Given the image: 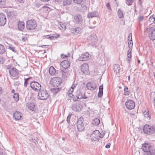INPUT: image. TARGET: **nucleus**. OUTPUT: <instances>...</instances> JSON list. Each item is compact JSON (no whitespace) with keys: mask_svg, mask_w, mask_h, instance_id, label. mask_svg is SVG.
Instances as JSON below:
<instances>
[{"mask_svg":"<svg viewBox=\"0 0 155 155\" xmlns=\"http://www.w3.org/2000/svg\"><path fill=\"white\" fill-rule=\"evenodd\" d=\"M142 150L144 152L143 155H155V149H152V147L148 143L143 144Z\"/></svg>","mask_w":155,"mask_h":155,"instance_id":"f257e3e1","label":"nucleus"},{"mask_svg":"<svg viewBox=\"0 0 155 155\" xmlns=\"http://www.w3.org/2000/svg\"><path fill=\"white\" fill-rule=\"evenodd\" d=\"M143 131L148 135L153 134L155 133V125H152L146 124L143 127Z\"/></svg>","mask_w":155,"mask_h":155,"instance_id":"f03ea898","label":"nucleus"},{"mask_svg":"<svg viewBox=\"0 0 155 155\" xmlns=\"http://www.w3.org/2000/svg\"><path fill=\"white\" fill-rule=\"evenodd\" d=\"M36 21L34 19L28 20L26 22V26L28 30H33L35 29L37 26Z\"/></svg>","mask_w":155,"mask_h":155,"instance_id":"7ed1b4c3","label":"nucleus"},{"mask_svg":"<svg viewBox=\"0 0 155 155\" xmlns=\"http://www.w3.org/2000/svg\"><path fill=\"white\" fill-rule=\"evenodd\" d=\"M50 95L45 90H41L38 94V99L42 100H46L48 99Z\"/></svg>","mask_w":155,"mask_h":155,"instance_id":"20e7f679","label":"nucleus"},{"mask_svg":"<svg viewBox=\"0 0 155 155\" xmlns=\"http://www.w3.org/2000/svg\"><path fill=\"white\" fill-rule=\"evenodd\" d=\"M73 98L74 101H78L82 98L86 99L87 97L85 95H83L80 90H78L76 93V94L72 97H70Z\"/></svg>","mask_w":155,"mask_h":155,"instance_id":"39448f33","label":"nucleus"},{"mask_svg":"<svg viewBox=\"0 0 155 155\" xmlns=\"http://www.w3.org/2000/svg\"><path fill=\"white\" fill-rule=\"evenodd\" d=\"M83 122L84 119L82 117H81L77 121V129L79 132H81L84 129L85 127Z\"/></svg>","mask_w":155,"mask_h":155,"instance_id":"423d86ee","label":"nucleus"},{"mask_svg":"<svg viewBox=\"0 0 155 155\" xmlns=\"http://www.w3.org/2000/svg\"><path fill=\"white\" fill-rule=\"evenodd\" d=\"M92 140L94 141L98 140L99 138H102L104 137V134H101L99 131L95 130L91 134Z\"/></svg>","mask_w":155,"mask_h":155,"instance_id":"0eeeda50","label":"nucleus"},{"mask_svg":"<svg viewBox=\"0 0 155 155\" xmlns=\"http://www.w3.org/2000/svg\"><path fill=\"white\" fill-rule=\"evenodd\" d=\"M87 39L88 41L90 42V44L91 45L94 46H96L98 39L95 34H93L90 35Z\"/></svg>","mask_w":155,"mask_h":155,"instance_id":"6e6552de","label":"nucleus"},{"mask_svg":"<svg viewBox=\"0 0 155 155\" xmlns=\"http://www.w3.org/2000/svg\"><path fill=\"white\" fill-rule=\"evenodd\" d=\"M62 79L59 77H55L52 79L51 83L52 85L54 87H58L61 84Z\"/></svg>","mask_w":155,"mask_h":155,"instance_id":"1a4fd4ad","label":"nucleus"},{"mask_svg":"<svg viewBox=\"0 0 155 155\" xmlns=\"http://www.w3.org/2000/svg\"><path fill=\"white\" fill-rule=\"evenodd\" d=\"M150 39L152 40L155 39V28L151 27L147 28V30Z\"/></svg>","mask_w":155,"mask_h":155,"instance_id":"9d476101","label":"nucleus"},{"mask_svg":"<svg viewBox=\"0 0 155 155\" xmlns=\"http://www.w3.org/2000/svg\"><path fill=\"white\" fill-rule=\"evenodd\" d=\"M31 87L35 91H39L41 89V86L38 83L33 81L31 83Z\"/></svg>","mask_w":155,"mask_h":155,"instance_id":"9b49d317","label":"nucleus"},{"mask_svg":"<svg viewBox=\"0 0 155 155\" xmlns=\"http://www.w3.org/2000/svg\"><path fill=\"white\" fill-rule=\"evenodd\" d=\"M74 21L77 24L81 25L83 22V19L82 16L79 14H77L74 15Z\"/></svg>","mask_w":155,"mask_h":155,"instance_id":"f8f14e48","label":"nucleus"},{"mask_svg":"<svg viewBox=\"0 0 155 155\" xmlns=\"http://www.w3.org/2000/svg\"><path fill=\"white\" fill-rule=\"evenodd\" d=\"M71 108L75 111L80 112L83 108V106L81 104L76 103L72 104Z\"/></svg>","mask_w":155,"mask_h":155,"instance_id":"ddd939ff","label":"nucleus"},{"mask_svg":"<svg viewBox=\"0 0 155 155\" xmlns=\"http://www.w3.org/2000/svg\"><path fill=\"white\" fill-rule=\"evenodd\" d=\"M125 105L127 108L129 110L132 109L135 107V104L134 101L130 100H128L126 101Z\"/></svg>","mask_w":155,"mask_h":155,"instance_id":"4468645a","label":"nucleus"},{"mask_svg":"<svg viewBox=\"0 0 155 155\" xmlns=\"http://www.w3.org/2000/svg\"><path fill=\"white\" fill-rule=\"evenodd\" d=\"M90 59L89 54L87 52H85L82 54L78 58L79 61H84L88 60Z\"/></svg>","mask_w":155,"mask_h":155,"instance_id":"2eb2a0df","label":"nucleus"},{"mask_svg":"<svg viewBox=\"0 0 155 155\" xmlns=\"http://www.w3.org/2000/svg\"><path fill=\"white\" fill-rule=\"evenodd\" d=\"M10 75L12 77H15L18 75L19 71L16 68L12 67V69L9 71Z\"/></svg>","mask_w":155,"mask_h":155,"instance_id":"dca6fc26","label":"nucleus"},{"mask_svg":"<svg viewBox=\"0 0 155 155\" xmlns=\"http://www.w3.org/2000/svg\"><path fill=\"white\" fill-rule=\"evenodd\" d=\"M6 18L5 15L0 13V26L4 25L6 23Z\"/></svg>","mask_w":155,"mask_h":155,"instance_id":"f3484780","label":"nucleus"},{"mask_svg":"<svg viewBox=\"0 0 155 155\" xmlns=\"http://www.w3.org/2000/svg\"><path fill=\"white\" fill-rule=\"evenodd\" d=\"M61 66L63 68V69H67L69 67L70 65V61L68 60H64L62 61L61 63Z\"/></svg>","mask_w":155,"mask_h":155,"instance_id":"a211bd4d","label":"nucleus"},{"mask_svg":"<svg viewBox=\"0 0 155 155\" xmlns=\"http://www.w3.org/2000/svg\"><path fill=\"white\" fill-rule=\"evenodd\" d=\"M88 69V65L87 64L84 63L81 66V71L84 74H87Z\"/></svg>","mask_w":155,"mask_h":155,"instance_id":"6ab92c4d","label":"nucleus"},{"mask_svg":"<svg viewBox=\"0 0 155 155\" xmlns=\"http://www.w3.org/2000/svg\"><path fill=\"white\" fill-rule=\"evenodd\" d=\"M87 87L88 89L94 90L96 88V85L94 83L89 82L87 84Z\"/></svg>","mask_w":155,"mask_h":155,"instance_id":"aec40b11","label":"nucleus"},{"mask_svg":"<svg viewBox=\"0 0 155 155\" xmlns=\"http://www.w3.org/2000/svg\"><path fill=\"white\" fill-rule=\"evenodd\" d=\"M63 77L64 78L68 77L70 75V71L68 69H63L61 70Z\"/></svg>","mask_w":155,"mask_h":155,"instance_id":"412c9836","label":"nucleus"},{"mask_svg":"<svg viewBox=\"0 0 155 155\" xmlns=\"http://www.w3.org/2000/svg\"><path fill=\"white\" fill-rule=\"evenodd\" d=\"M77 84H74L72 85L71 87L68 90V94L69 97H72L73 96L72 93L73 92L74 88L76 87Z\"/></svg>","mask_w":155,"mask_h":155,"instance_id":"4be33fe9","label":"nucleus"},{"mask_svg":"<svg viewBox=\"0 0 155 155\" xmlns=\"http://www.w3.org/2000/svg\"><path fill=\"white\" fill-rule=\"evenodd\" d=\"M22 117L21 113L19 112L16 111L14 113L13 117L16 120H19Z\"/></svg>","mask_w":155,"mask_h":155,"instance_id":"5701e85b","label":"nucleus"},{"mask_svg":"<svg viewBox=\"0 0 155 155\" xmlns=\"http://www.w3.org/2000/svg\"><path fill=\"white\" fill-rule=\"evenodd\" d=\"M7 15L8 17L11 18H15L17 15V13L16 12L11 11L8 12Z\"/></svg>","mask_w":155,"mask_h":155,"instance_id":"b1692460","label":"nucleus"},{"mask_svg":"<svg viewBox=\"0 0 155 155\" xmlns=\"http://www.w3.org/2000/svg\"><path fill=\"white\" fill-rule=\"evenodd\" d=\"M18 29L23 31L25 28V23L23 22L19 21L18 22Z\"/></svg>","mask_w":155,"mask_h":155,"instance_id":"393cba45","label":"nucleus"},{"mask_svg":"<svg viewBox=\"0 0 155 155\" xmlns=\"http://www.w3.org/2000/svg\"><path fill=\"white\" fill-rule=\"evenodd\" d=\"M98 13L96 11H94L92 12H90L87 15V17L88 18L90 17L93 18L94 17H97L98 16Z\"/></svg>","mask_w":155,"mask_h":155,"instance_id":"a878e982","label":"nucleus"},{"mask_svg":"<svg viewBox=\"0 0 155 155\" xmlns=\"http://www.w3.org/2000/svg\"><path fill=\"white\" fill-rule=\"evenodd\" d=\"M114 70L116 73H118L120 70V67L119 65L115 64L114 66Z\"/></svg>","mask_w":155,"mask_h":155,"instance_id":"bb28decb","label":"nucleus"},{"mask_svg":"<svg viewBox=\"0 0 155 155\" xmlns=\"http://www.w3.org/2000/svg\"><path fill=\"white\" fill-rule=\"evenodd\" d=\"M56 72V70L53 67L51 66L50 67L49 72L51 75H54L55 74Z\"/></svg>","mask_w":155,"mask_h":155,"instance_id":"cd10ccee","label":"nucleus"},{"mask_svg":"<svg viewBox=\"0 0 155 155\" xmlns=\"http://www.w3.org/2000/svg\"><path fill=\"white\" fill-rule=\"evenodd\" d=\"M61 88L59 87L54 88H52L51 89V92L53 93L54 95H56L57 94L60 90Z\"/></svg>","mask_w":155,"mask_h":155,"instance_id":"c85d7f7f","label":"nucleus"},{"mask_svg":"<svg viewBox=\"0 0 155 155\" xmlns=\"http://www.w3.org/2000/svg\"><path fill=\"white\" fill-rule=\"evenodd\" d=\"M28 108L30 110L33 111L34 109L35 105L33 103L28 102L27 103Z\"/></svg>","mask_w":155,"mask_h":155,"instance_id":"c756f323","label":"nucleus"},{"mask_svg":"<svg viewBox=\"0 0 155 155\" xmlns=\"http://www.w3.org/2000/svg\"><path fill=\"white\" fill-rule=\"evenodd\" d=\"M143 114L145 117L147 118V120H149L151 117V116L149 114V112L148 110H147V111L146 110L143 112Z\"/></svg>","mask_w":155,"mask_h":155,"instance_id":"7c9ffc66","label":"nucleus"},{"mask_svg":"<svg viewBox=\"0 0 155 155\" xmlns=\"http://www.w3.org/2000/svg\"><path fill=\"white\" fill-rule=\"evenodd\" d=\"M117 14L119 18H122L124 17V15L122 11L120 9H119L118 10L117 12Z\"/></svg>","mask_w":155,"mask_h":155,"instance_id":"2f4dec72","label":"nucleus"},{"mask_svg":"<svg viewBox=\"0 0 155 155\" xmlns=\"http://www.w3.org/2000/svg\"><path fill=\"white\" fill-rule=\"evenodd\" d=\"M5 51L4 46L0 44V54H2Z\"/></svg>","mask_w":155,"mask_h":155,"instance_id":"473e14b6","label":"nucleus"},{"mask_svg":"<svg viewBox=\"0 0 155 155\" xmlns=\"http://www.w3.org/2000/svg\"><path fill=\"white\" fill-rule=\"evenodd\" d=\"M72 0H64L63 2V5H70L71 4Z\"/></svg>","mask_w":155,"mask_h":155,"instance_id":"72a5a7b5","label":"nucleus"},{"mask_svg":"<svg viewBox=\"0 0 155 155\" xmlns=\"http://www.w3.org/2000/svg\"><path fill=\"white\" fill-rule=\"evenodd\" d=\"M13 98L15 101L18 102L19 99L18 93H14L13 96Z\"/></svg>","mask_w":155,"mask_h":155,"instance_id":"f704fd0d","label":"nucleus"},{"mask_svg":"<svg viewBox=\"0 0 155 155\" xmlns=\"http://www.w3.org/2000/svg\"><path fill=\"white\" fill-rule=\"evenodd\" d=\"M5 0H0V8H3L5 7Z\"/></svg>","mask_w":155,"mask_h":155,"instance_id":"c9c22d12","label":"nucleus"},{"mask_svg":"<svg viewBox=\"0 0 155 155\" xmlns=\"http://www.w3.org/2000/svg\"><path fill=\"white\" fill-rule=\"evenodd\" d=\"M74 31L75 33L77 34H80L82 32L81 29L78 27H76L74 28Z\"/></svg>","mask_w":155,"mask_h":155,"instance_id":"e433bc0d","label":"nucleus"},{"mask_svg":"<svg viewBox=\"0 0 155 155\" xmlns=\"http://www.w3.org/2000/svg\"><path fill=\"white\" fill-rule=\"evenodd\" d=\"M60 36L59 35H54L51 36L50 35V39L51 40L55 39L57 37H59Z\"/></svg>","mask_w":155,"mask_h":155,"instance_id":"4c0bfd02","label":"nucleus"},{"mask_svg":"<svg viewBox=\"0 0 155 155\" xmlns=\"http://www.w3.org/2000/svg\"><path fill=\"white\" fill-rule=\"evenodd\" d=\"M134 2V0H126V3L128 5H131Z\"/></svg>","mask_w":155,"mask_h":155,"instance_id":"58836bf2","label":"nucleus"},{"mask_svg":"<svg viewBox=\"0 0 155 155\" xmlns=\"http://www.w3.org/2000/svg\"><path fill=\"white\" fill-rule=\"evenodd\" d=\"M94 121L95 123V124L96 125H98L100 123V120L99 119L97 118H96L94 119Z\"/></svg>","mask_w":155,"mask_h":155,"instance_id":"ea45409f","label":"nucleus"},{"mask_svg":"<svg viewBox=\"0 0 155 155\" xmlns=\"http://www.w3.org/2000/svg\"><path fill=\"white\" fill-rule=\"evenodd\" d=\"M128 44L129 48L130 49H131V48L133 46L132 41H128Z\"/></svg>","mask_w":155,"mask_h":155,"instance_id":"a19ab883","label":"nucleus"},{"mask_svg":"<svg viewBox=\"0 0 155 155\" xmlns=\"http://www.w3.org/2000/svg\"><path fill=\"white\" fill-rule=\"evenodd\" d=\"M144 19V17L143 15H139L138 17V20L139 22L142 21Z\"/></svg>","mask_w":155,"mask_h":155,"instance_id":"79ce46f5","label":"nucleus"},{"mask_svg":"<svg viewBox=\"0 0 155 155\" xmlns=\"http://www.w3.org/2000/svg\"><path fill=\"white\" fill-rule=\"evenodd\" d=\"M132 49H129L127 51V57H131V52Z\"/></svg>","mask_w":155,"mask_h":155,"instance_id":"37998d69","label":"nucleus"},{"mask_svg":"<svg viewBox=\"0 0 155 155\" xmlns=\"http://www.w3.org/2000/svg\"><path fill=\"white\" fill-rule=\"evenodd\" d=\"M74 3L77 4H80L83 2V0H73Z\"/></svg>","mask_w":155,"mask_h":155,"instance_id":"c03bdc74","label":"nucleus"},{"mask_svg":"<svg viewBox=\"0 0 155 155\" xmlns=\"http://www.w3.org/2000/svg\"><path fill=\"white\" fill-rule=\"evenodd\" d=\"M149 20L150 22L155 23V18L153 16H150V17Z\"/></svg>","mask_w":155,"mask_h":155,"instance_id":"a18cd8bd","label":"nucleus"},{"mask_svg":"<svg viewBox=\"0 0 155 155\" xmlns=\"http://www.w3.org/2000/svg\"><path fill=\"white\" fill-rule=\"evenodd\" d=\"M8 48L9 49L12 50L13 52L15 53L16 52V51L15 50V47H12V46H10L8 47Z\"/></svg>","mask_w":155,"mask_h":155,"instance_id":"49530a36","label":"nucleus"},{"mask_svg":"<svg viewBox=\"0 0 155 155\" xmlns=\"http://www.w3.org/2000/svg\"><path fill=\"white\" fill-rule=\"evenodd\" d=\"M28 79H29V78L25 79V82H24V85L26 87H27V85L28 84Z\"/></svg>","mask_w":155,"mask_h":155,"instance_id":"de8ad7c7","label":"nucleus"},{"mask_svg":"<svg viewBox=\"0 0 155 155\" xmlns=\"http://www.w3.org/2000/svg\"><path fill=\"white\" fill-rule=\"evenodd\" d=\"M103 91H99V92L98 94V96L99 97H101L103 95Z\"/></svg>","mask_w":155,"mask_h":155,"instance_id":"09e8293b","label":"nucleus"},{"mask_svg":"<svg viewBox=\"0 0 155 155\" xmlns=\"http://www.w3.org/2000/svg\"><path fill=\"white\" fill-rule=\"evenodd\" d=\"M132 33H130L129 34V35H128V41H132Z\"/></svg>","mask_w":155,"mask_h":155,"instance_id":"8fccbe9b","label":"nucleus"},{"mask_svg":"<svg viewBox=\"0 0 155 155\" xmlns=\"http://www.w3.org/2000/svg\"><path fill=\"white\" fill-rule=\"evenodd\" d=\"M60 28L61 29H66V26L64 24H62L61 25H60Z\"/></svg>","mask_w":155,"mask_h":155,"instance_id":"3c124183","label":"nucleus"},{"mask_svg":"<svg viewBox=\"0 0 155 155\" xmlns=\"http://www.w3.org/2000/svg\"><path fill=\"white\" fill-rule=\"evenodd\" d=\"M71 118V116L70 115H69L67 117V120L68 124H69V123L70 122Z\"/></svg>","mask_w":155,"mask_h":155,"instance_id":"603ef678","label":"nucleus"},{"mask_svg":"<svg viewBox=\"0 0 155 155\" xmlns=\"http://www.w3.org/2000/svg\"><path fill=\"white\" fill-rule=\"evenodd\" d=\"M20 84V83L19 81H14V84L16 86H18Z\"/></svg>","mask_w":155,"mask_h":155,"instance_id":"864d4df0","label":"nucleus"},{"mask_svg":"<svg viewBox=\"0 0 155 155\" xmlns=\"http://www.w3.org/2000/svg\"><path fill=\"white\" fill-rule=\"evenodd\" d=\"M127 62L128 63H129V65H130V61L131 60V57H129V58L127 57Z\"/></svg>","mask_w":155,"mask_h":155,"instance_id":"5fc2aeb1","label":"nucleus"},{"mask_svg":"<svg viewBox=\"0 0 155 155\" xmlns=\"http://www.w3.org/2000/svg\"><path fill=\"white\" fill-rule=\"evenodd\" d=\"M106 6L108 9L110 10H111V8L110 7V4L109 3H108L106 4Z\"/></svg>","mask_w":155,"mask_h":155,"instance_id":"6e6d98bb","label":"nucleus"},{"mask_svg":"<svg viewBox=\"0 0 155 155\" xmlns=\"http://www.w3.org/2000/svg\"><path fill=\"white\" fill-rule=\"evenodd\" d=\"M4 62V60L3 58L0 57V64H2Z\"/></svg>","mask_w":155,"mask_h":155,"instance_id":"4d7b16f0","label":"nucleus"},{"mask_svg":"<svg viewBox=\"0 0 155 155\" xmlns=\"http://www.w3.org/2000/svg\"><path fill=\"white\" fill-rule=\"evenodd\" d=\"M27 39H28V38L26 36L24 37H22L21 38L22 40L24 41H27Z\"/></svg>","mask_w":155,"mask_h":155,"instance_id":"13d9d810","label":"nucleus"},{"mask_svg":"<svg viewBox=\"0 0 155 155\" xmlns=\"http://www.w3.org/2000/svg\"><path fill=\"white\" fill-rule=\"evenodd\" d=\"M99 91H103V87L102 84L99 86Z\"/></svg>","mask_w":155,"mask_h":155,"instance_id":"bf43d9fd","label":"nucleus"},{"mask_svg":"<svg viewBox=\"0 0 155 155\" xmlns=\"http://www.w3.org/2000/svg\"><path fill=\"white\" fill-rule=\"evenodd\" d=\"M124 91V94L125 95H128L130 94V92L129 91Z\"/></svg>","mask_w":155,"mask_h":155,"instance_id":"052dcab7","label":"nucleus"},{"mask_svg":"<svg viewBox=\"0 0 155 155\" xmlns=\"http://www.w3.org/2000/svg\"><path fill=\"white\" fill-rule=\"evenodd\" d=\"M35 6L37 8H39L41 5V4H40L38 2H36L35 4Z\"/></svg>","mask_w":155,"mask_h":155,"instance_id":"680f3d73","label":"nucleus"},{"mask_svg":"<svg viewBox=\"0 0 155 155\" xmlns=\"http://www.w3.org/2000/svg\"><path fill=\"white\" fill-rule=\"evenodd\" d=\"M67 56L66 55H64L63 54H62L61 55V57L62 58H65L67 57Z\"/></svg>","mask_w":155,"mask_h":155,"instance_id":"e2e57ef3","label":"nucleus"},{"mask_svg":"<svg viewBox=\"0 0 155 155\" xmlns=\"http://www.w3.org/2000/svg\"><path fill=\"white\" fill-rule=\"evenodd\" d=\"M110 143H107L105 146V147L107 148H110Z\"/></svg>","mask_w":155,"mask_h":155,"instance_id":"0e129e2a","label":"nucleus"},{"mask_svg":"<svg viewBox=\"0 0 155 155\" xmlns=\"http://www.w3.org/2000/svg\"><path fill=\"white\" fill-rule=\"evenodd\" d=\"M6 68L7 69H9V70L10 69H12V66L10 65H8L6 66Z\"/></svg>","mask_w":155,"mask_h":155,"instance_id":"69168bd1","label":"nucleus"},{"mask_svg":"<svg viewBox=\"0 0 155 155\" xmlns=\"http://www.w3.org/2000/svg\"><path fill=\"white\" fill-rule=\"evenodd\" d=\"M50 35H45L44 37L46 39H50Z\"/></svg>","mask_w":155,"mask_h":155,"instance_id":"338daca9","label":"nucleus"},{"mask_svg":"<svg viewBox=\"0 0 155 155\" xmlns=\"http://www.w3.org/2000/svg\"><path fill=\"white\" fill-rule=\"evenodd\" d=\"M128 87L127 86H126L125 87L124 89V91H128Z\"/></svg>","mask_w":155,"mask_h":155,"instance_id":"774afa93","label":"nucleus"}]
</instances>
